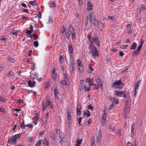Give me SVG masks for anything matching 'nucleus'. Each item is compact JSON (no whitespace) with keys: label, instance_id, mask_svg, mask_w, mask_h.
<instances>
[{"label":"nucleus","instance_id":"obj_1","mask_svg":"<svg viewBox=\"0 0 146 146\" xmlns=\"http://www.w3.org/2000/svg\"><path fill=\"white\" fill-rule=\"evenodd\" d=\"M88 20L90 21L92 23V22L93 24L95 25L97 22V20L96 19L95 16L92 14H90L86 18L85 25L87 26L88 23Z\"/></svg>","mask_w":146,"mask_h":146},{"label":"nucleus","instance_id":"obj_2","mask_svg":"<svg viewBox=\"0 0 146 146\" xmlns=\"http://www.w3.org/2000/svg\"><path fill=\"white\" fill-rule=\"evenodd\" d=\"M111 85L112 88L121 89L123 86V84L121 82V80H119L118 81H115L114 83H112Z\"/></svg>","mask_w":146,"mask_h":146},{"label":"nucleus","instance_id":"obj_3","mask_svg":"<svg viewBox=\"0 0 146 146\" xmlns=\"http://www.w3.org/2000/svg\"><path fill=\"white\" fill-rule=\"evenodd\" d=\"M87 37L90 42L89 44H94L95 38H94L90 35H88L87 36Z\"/></svg>","mask_w":146,"mask_h":146},{"label":"nucleus","instance_id":"obj_4","mask_svg":"<svg viewBox=\"0 0 146 146\" xmlns=\"http://www.w3.org/2000/svg\"><path fill=\"white\" fill-rule=\"evenodd\" d=\"M88 45V48L90 50V53L97 49L96 47L94 46V44H89Z\"/></svg>","mask_w":146,"mask_h":146},{"label":"nucleus","instance_id":"obj_5","mask_svg":"<svg viewBox=\"0 0 146 146\" xmlns=\"http://www.w3.org/2000/svg\"><path fill=\"white\" fill-rule=\"evenodd\" d=\"M92 54V57L94 58H96V56H99V53L98 49L96 50L92 51L90 53Z\"/></svg>","mask_w":146,"mask_h":146},{"label":"nucleus","instance_id":"obj_6","mask_svg":"<svg viewBox=\"0 0 146 146\" xmlns=\"http://www.w3.org/2000/svg\"><path fill=\"white\" fill-rule=\"evenodd\" d=\"M17 140L15 139L13 137L9 140V143L11 144H15L17 143Z\"/></svg>","mask_w":146,"mask_h":146},{"label":"nucleus","instance_id":"obj_7","mask_svg":"<svg viewBox=\"0 0 146 146\" xmlns=\"http://www.w3.org/2000/svg\"><path fill=\"white\" fill-rule=\"evenodd\" d=\"M83 115L88 117L90 116V113L89 111L87 110H86L84 111L83 112Z\"/></svg>","mask_w":146,"mask_h":146},{"label":"nucleus","instance_id":"obj_8","mask_svg":"<svg viewBox=\"0 0 146 146\" xmlns=\"http://www.w3.org/2000/svg\"><path fill=\"white\" fill-rule=\"evenodd\" d=\"M36 82L34 81H33L32 82L31 80H29L28 82V84L29 86L31 87H32L34 86V85H35L36 84Z\"/></svg>","mask_w":146,"mask_h":146},{"label":"nucleus","instance_id":"obj_9","mask_svg":"<svg viewBox=\"0 0 146 146\" xmlns=\"http://www.w3.org/2000/svg\"><path fill=\"white\" fill-rule=\"evenodd\" d=\"M67 117L68 120L71 119V113L69 109H67Z\"/></svg>","mask_w":146,"mask_h":146},{"label":"nucleus","instance_id":"obj_10","mask_svg":"<svg viewBox=\"0 0 146 146\" xmlns=\"http://www.w3.org/2000/svg\"><path fill=\"white\" fill-rule=\"evenodd\" d=\"M96 82L100 86H102V83L99 77H97V78H96Z\"/></svg>","mask_w":146,"mask_h":146},{"label":"nucleus","instance_id":"obj_11","mask_svg":"<svg viewBox=\"0 0 146 146\" xmlns=\"http://www.w3.org/2000/svg\"><path fill=\"white\" fill-rule=\"evenodd\" d=\"M124 113L125 115H127L129 113L130 109L129 107L125 108H124Z\"/></svg>","mask_w":146,"mask_h":146},{"label":"nucleus","instance_id":"obj_12","mask_svg":"<svg viewBox=\"0 0 146 146\" xmlns=\"http://www.w3.org/2000/svg\"><path fill=\"white\" fill-rule=\"evenodd\" d=\"M121 91H115L114 94L116 96L120 97H121Z\"/></svg>","mask_w":146,"mask_h":146},{"label":"nucleus","instance_id":"obj_13","mask_svg":"<svg viewBox=\"0 0 146 146\" xmlns=\"http://www.w3.org/2000/svg\"><path fill=\"white\" fill-rule=\"evenodd\" d=\"M68 48L69 51L71 53H72L73 52V48H72L71 44H70L68 46Z\"/></svg>","mask_w":146,"mask_h":146},{"label":"nucleus","instance_id":"obj_14","mask_svg":"<svg viewBox=\"0 0 146 146\" xmlns=\"http://www.w3.org/2000/svg\"><path fill=\"white\" fill-rule=\"evenodd\" d=\"M15 74L12 71H10L9 72L7 73L6 76L8 77H10L11 76H13Z\"/></svg>","mask_w":146,"mask_h":146},{"label":"nucleus","instance_id":"obj_15","mask_svg":"<svg viewBox=\"0 0 146 146\" xmlns=\"http://www.w3.org/2000/svg\"><path fill=\"white\" fill-rule=\"evenodd\" d=\"M137 46V44L135 42H134L133 43V44L131 45V47L130 49H135L136 47Z\"/></svg>","mask_w":146,"mask_h":146},{"label":"nucleus","instance_id":"obj_16","mask_svg":"<svg viewBox=\"0 0 146 146\" xmlns=\"http://www.w3.org/2000/svg\"><path fill=\"white\" fill-rule=\"evenodd\" d=\"M98 26L99 28H101L103 27V24L100 21H98Z\"/></svg>","mask_w":146,"mask_h":146},{"label":"nucleus","instance_id":"obj_17","mask_svg":"<svg viewBox=\"0 0 146 146\" xmlns=\"http://www.w3.org/2000/svg\"><path fill=\"white\" fill-rule=\"evenodd\" d=\"M87 5L88 7V9H89V10H92V5L90 2L88 1V3Z\"/></svg>","mask_w":146,"mask_h":146},{"label":"nucleus","instance_id":"obj_18","mask_svg":"<svg viewBox=\"0 0 146 146\" xmlns=\"http://www.w3.org/2000/svg\"><path fill=\"white\" fill-rule=\"evenodd\" d=\"M94 42H95L96 44H97L98 46H100V44L98 37H97L95 38Z\"/></svg>","mask_w":146,"mask_h":146},{"label":"nucleus","instance_id":"obj_19","mask_svg":"<svg viewBox=\"0 0 146 146\" xmlns=\"http://www.w3.org/2000/svg\"><path fill=\"white\" fill-rule=\"evenodd\" d=\"M139 52L137 51V50H136L133 51L132 53V56H134L135 55H138L139 54Z\"/></svg>","mask_w":146,"mask_h":146},{"label":"nucleus","instance_id":"obj_20","mask_svg":"<svg viewBox=\"0 0 146 146\" xmlns=\"http://www.w3.org/2000/svg\"><path fill=\"white\" fill-rule=\"evenodd\" d=\"M42 104L43 110L44 111L46 109L47 106L46 105L45 103L44 102L42 103Z\"/></svg>","mask_w":146,"mask_h":146},{"label":"nucleus","instance_id":"obj_21","mask_svg":"<svg viewBox=\"0 0 146 146\" xmlns=\"http://www.w3.org/2000/svg\"><path fill=\"white\" fill-rule=\"evenodd\" d=\"M21 133L18 134L17 135H15L14 136H13V137L15 139H17L20 137Z\"/></svg>","mask_w":146,"mask_h":146},{"label":"nucleus","instance_id":"obj_22","mask_svg":"<svg viewBox=\"0 0 146 146\" xmlns=\"http://www.w3.org/2000/svg\"><path fill=\"white\" fill-rule=\"evenodd\" d=\"M8 60L10 62L13 63H14V59L13 58H12L10 56H9L8 57Z\"/></svg>","mask_w":146,"mask_h":146},{"label":"nucleus","instance_id":"obj_23","mask_svg":"<svg viewBox=\"0 0 146 146\" xmlns=\"http://www.w3.org/2000/svg\"><path fill=\"white\" fill-rule=\"evenodd\" d=\"M66 142V139H61L59 141L61 145H63L64 143Z\"/></svg>","mask_w":146,"mask_h":146},{"label":"nucleus","instance_id":"obj_24","mask_svg":"<svg viewBox=\"0 0 146 146\" xmlns=\"http://www.w3.org/2000/svg\"><path fill=\"white\" fill-rule=\"evenodd\" d=\"M50 136L51 139L53 140L54 141L55 139V136L53 133L52 132L50 133Z\"/></svg>","mask_w":146,"mask_h":146},{"label":"nucleus","instance_id":"obj_25","mask_svg":"<svg viewBox=\"0 0 146 146\" xmlns=\"http://www.w3.org/2000/svg\"><path fill=\"white\" fill-rule=\"evenodd\" d=\"M77 67L80 72H82L83 71V68L82 65L80 66H77Z\"/></svg>","mask_w":146,"mask_h":146},{"label":"nucleus","instance_id":"obj_26","mask_svg":"<svg viewBox=\"0 0 146 146\" xmlns=\"http://www.w3.org/2000/svg\"><path fill=\"white\" fill-rule=\"evenodd\" d=\"M43 144L44 146H48V141L46 139H44L43 142Z\"/></svg>","mask_w":146,"mask_h":146},{"label":"nucleus","instance_id":"obj_27","mask_svg":"<svg viewBox=\"0 0 146 146\" xmlns=\"http://www.w3.org/2000/svg\"><path fill=\"white\" fill-rule=\"evenodd\" d=\"M141 80H140L137 83V84L136 85L135 88H136V89H138L139 88V85L141 83Z\"/></svg>","mask_w":146,"mask_h":146},{"label":"nucleus","instance_id":"obj_28","mask_svg":"<svg viewBox=\"0 0 146 146\" xmlns=\"http://www.w3.org/2000/svg\"><path fill=\"white\" fill-rule=\"evenodd\" d=\"M82 139H81L80 140H79V139H78V141L77 142L76 144V146H80L82 143Z\"/></svg>","mask_w":146,"mask_h":146},{"label":"nucleus","instance_id":"obj_29","mask_svg":"<svg viewBox=\"0 0 146 146\" xmlns=\"http://www.w3.org/2000/svg\"><path fill=\"white\" fill-rule=\"evenodd\" d=\"M52 90L54 92V94H58V92L56 88H52Z\"/></svg>","mask_w":146,"mask_h":146},{"label":"nucleus","instance_id":"obj_30","mask_svg":"<svg viewBox=\"0 0 146 146\" xmlns=\"http://www.w3.org/2000/svg\"><path fill=\"white\" fill-rule=\"evenodd\" d=\"M42 140V139L39 140L35 145V146H40Z\"/></svg>","mask_w":146,"mask_h":146},{"label":"nucleus","instance_id":"obj_31","mask_svg":"<svg viewBox=\"0 0 146 146\" xmlns=\"http://www.w3.org/2000/svg\"><path fill=\"white\" fill-rule=\"evenodd\" d=\"M107 117V115L106 112H104L102 115V119L104 120H106Z\"/></svg>","mask_w":146,"mask_h":146},{"label":"nucleus","instance_id":"obj_32","mask_svg":"<svg viewBox=\"0 0 146 146\" xmlns=\"http://www.w3.org/2000/svg\"><path fill=\"white\" fill-rule=\"evenodd\" d=\"M135 126V124L134 123H133L131 125V133L133 134V131L134 129V127Z\"/></svg>","mask_w":146,"mask_h":146},{"label":"nucleus","instance_id":"obj_33","mask_svg":"<svg viewBox=\"0 0 146 146\" xmlns=\"http://www.w3.org/2000/svg\"><path fill=\"white\" fill-rule=\"evenodd\" d=\"M55 2L54 1H51L50 2V4L51 5V7H55Z\"/></svg>","mask_w":146,"mask_h":146},{"label":"nucleus","instance_id":"obj_34","mask_svg":"<svg viewBox=\"0 0 146 146\" xmlns=\"http://www.w3.org/2000/svg\"><path fill=\"white\" fill-rule=\"evenodd\" d=\"M126 92L125 91H123L121 92V97H123L124 98L126 97H127V96L126 95Z\"/></svg>","mask_w":146,"mask_h":146},{"label":"nucleus","instance_id":"obj_35","mask_svg":"<svg viewBox=\"0 0 146 146\" xmlns=\"http://www.w3.org/2000/svg\"><path fill=\"white\" fill-rule=\"evenodd\" d=\"M65 137V135L64 133H61L60 135L59 136V137L61 139H64Z\"/></svg>","mask_w":146,"mask_h":146},{"label":"nucleus","instance_id":"obj_36","mask_svg":"<svg viewBox=\"0 0 146 146\" xmlns=\"http://www.w3.org/2000/svg\"><path fill=\"white\" fill-rule=\"evenodd\" d=\"M82 119V117H80L78 119V123L80 125V126L81 125L80 124L81 123V120Z\"/></svg>","mask_w":146,"mask_h":146},{"label":"nucleus","instance_id":"obj_37","mask_svg":"<svg viewBox=\"0 0 146 146\" xmlns=\"http://www.w3.org/2000/svg\"><path fill=\"white\" fill-rule=\"evenodd\" d=\"M35 117H34V119H36V120H38L39 118V117H38V113H36L35 114Z\"/></svg>","mask_w":146,"mask_h":146},{"label":"nucleus","instance_id":"obj_38","mask_svg":"<svg viewBox=\"0 0 146 146\" xmlns=\"http://www.w3.org/2000/svg\"><path fill=\"white\" fill-rule=\"evenodd\" d=\"M101 137L99 136L97 137L96 138V142H98V143H99L100 141H101Z\"/></svg>","mask_w":146,"mask_h":146},{"label":"nucleus","instance_id":"obj_39","mask_svg":"<svg viewBox=\"0 0 146 146\" xmlns=\"http://www.w3.org/2000/svg\"><path fill=\"white\" fill-rule=\"evenodd\" d=\"M87 107L89 109L91 110L92 111L94 108L90 104L88 105Z\"/></svg>","mask_w":146,"mask_h":146},{"label":"nucleus","instance_id":"obj_40","mask_svg":"<svg viewBox=\"0 0 146 146\" xmlns=\"http://www.w3.org/2000/svg\"><path fill=\"white\" fill-rule=\"evenodd\" d=\"M142 46L139 45L137 47V50L139 52H140L142 47Z\"/></svg>","mask_w":146,"mask_h":146},{"label":"nucleus","instance_id":"obj_41","mask_svg":"<svg viewBox=\"0 0 146 146\" xmlns=\"http://www.w3.org/2000/svg\"><path fill=\"white\" fill-rule=\"evenodd\" d=\"M64 58L62 55H60V63H62L63 62Z\"/></svg>","mask_w":146,"mask_h":146},{"label":"nucleus","instance_id":"obj_42","mask_svg":"<svg viewBox=\"0 0 146 146\" xmlns=\"http://www.w3.org/2000/svg\"><path fill=\"white\" fill-rule=\"evenodd\" d=\"M33 44L34 46L36 47H37L38 45V42L37 41H36L34 42Z\"/></svg>","mask_w":146,"mask_h":146},{"label":"nucleus","instance_id":"obj_43","mask_svg":"<svg viewBox=\"0 0 146 146\" xmlns=\"http://www.w3.org/2000/svg\"><path fill=\"white\" fill-rule=\"evenodd\" d=\"M84 90L85 92H87L90 90V89L89 88H87V86H85L84 87Z\"/></svg>","mask_w":146,"mask_h":146},{"label":"nucleus","instance_id":"obj_44","mask_svg":"<svg viewBox=\"0 0 146 146\" xmlns=\"http://www.w3.org/2000/svg\"><path fill=\"white\" fill-rule=\"evenodd\" d=\"M60 84L63 85H65L66 84L67 81L64 80H62L60 82Z\"/></svg>","mask_w":146,"mask_h":146},{"label":"nucleus","instance_id":"obj_45","mask_svg":"<svg viewBox=\"0 0 146 146\" xmlns=\"http://www.w3.org/2000/svg\"><path fill=\"white\" fill-rule=\"evenodd\" d=\"M53 22V20L52 18L50 17H49L48 18V23H51Z\"/></svg>","mask_w":146,"mask_h":146},{"label":"nucleus","instance_id":"obj_46","mask_svg":"<svg viewBox=\"0 0 146 146\" xmlns=\"http://www.w3.org/2000/svg\"><path fill=\"white\" fill-rule=\"evenodd\" d=\"M66 38L68 39H69L70 38V33L68 31L67 32H66Z\"/></svg>","mask_w":146,"mask_h":146},{"label":"nucleus","instance_id":"obj_47","mask_svg":"<svg viewBox=\"0 0 146 146\" xmlns=\"http://www.w3.org/2000/svg\"><path fill=\"white\" fill-rule=\"evenodd\" d=\"M46 104L47 105H50L52 103L48 99L46 100Z\"/></svg>","mask_w":146,"mask_h":146},{"label":"nucleus","instance_id":"obj_48","mask_svg":"<svg viewBox=\"0 0 146 146\" xmlns=\"http://www.w3.org/2000/svg\"><path fill=\"white\" fill-rule=\"evenodd\" d=\"M74 30L73 28L72 27L71 25H70L69 26V31L70 32L71 31H73Z\"/></svg>","mask_w":146,"mask_h":146},{"label":"nucleus","instance_id":"obj_49","mask_svg":"<svg viewBox=\"0 0 146 146\" xmlns=\"http://www.w3.org/2000/svg\"><path fill=\"white\" fill-rule=\"evenodd\" d=\"M77 63L78 64V66H80L81 65V61L80 60H77Z\"/></svg>","mask_w":146,"mask_h":146},{"label":"nucleus","instance_id":"obj_50","mask_svg":"<svg viewBox=\"0 0 146 146\" xmlns=\"http://www.w3.org/2000/svg\"><path fill=\"white\" fill-rule=\"evenodd\" d=\"M64 80L67 81L68 80V79L67 78L68 76L66 74H64Z\"/></svg>","mask_w":146,"mask_h":146},{"label":"nucleus","instance_id":"obj_51","mask_svg":"<svg viewBox=\"0 0 146 146\" xmlns=\"http://www.w3.org/2000/svg\"><path fill=\"white\" fill-rule=\"evenodd\" d=\"M32 36L34 37V38H35V40H36L37 39L38 37V35H37L35 34H33Z\"/></svg>","mask_w":146,"mask_h":146},{"label":"nucleus","instance_id":"obj_52","mask_svg":"<svg viewBox=\"0 0 146 146\" xmlns=\"http://www.w3.org/2000/svg\"><path fill=\"white\" fill-rule=\"evenodd\" d=\"M77 114L79 115H81V112L80 111V110H77Z\"/></svg>","mask_w":146,"mask_h":146},{"label":"nucleus","instance_id":"obj_53","mask_svg":"<svg viewBox=\"0 0 146 146\" xmlns=\"http://www.w3.org/2000/svg\"><path fill=\"white\" fill-rule=\"evenodd\" d=\"M74 62L73 60H71L70 64L72 67L73 66H74Z\"/></svg>","mask_w":146,"mask_h":146},{"label":"nucleus","instance_id":"obj_54","mask_svg":"<svg viewBox=\"0 0 146 146\" xmlns=\"http://www.w3.org/2000/svg\"><path fill=\"white\" fill-rule=\"evenodd\" d=\"M141 9H142L143 10H146V7L144 5H141Z\"/></svg>","mask_w":146,"mask_h":146},{"label":"nucleus","instance_id":"obj_55","mask_svg":"<svg viewBox=\"0 0 146 146\" xmlns=\"http://www.w3.org/2000/svg\"><path fill=\"white\" fill-rule=\"evenodd\" d=\"M109 128H110V129L112 130H115V128L114 126H110V127H109Z\"/></svg>","mask_w":146,"mask_h":146},{"label":"nucleus","instance_id":"obj_56","mask_svg":"<svg viewBox=\"0 0 146 146\" xmlns=\"http://www.w3.org/2000/svg\"><path fill=\"white\" fill-rule=\"evenodd\" d=\"M32 32H33V31L32 30L31 31V30H28L26 31V33L27 34H31Z\"/></svg>","mask_w":146,"mask_h":146},{"label":"nucleus","instance_id":"obj_57","mask_svg":"<svg viewBox=\"0 0 146 146\" xmlns=\"http://www.w3.org/2000/svg\"><path fill=\"white\" fill-rule=\"evenodd\" d=\"M48 115L49 114L48 112L45 115V117L46 119V121H47V120L48 118Z\"/></svg>","mask_w":146,"mask_h":146},{"label":"nucleus","instance_id":"obj_58","mask_svg":"<svg viewBox=\"0 0 146 146\" xmlns=\"http://www.w3.org/2000/svg\"><path fill=\"white\" fill-rule=\"evenodd\" d=\"M11 33L13 34V35H15V36H17V32H14L13 31H12L11 32Z\"/></svg>","mask_w":146,"mask_h":146},{"label":"nucleus","instance_id":"obj_59","mask_svg":"<svg viewBox=\"0 0 146 146\" xmlns=\"http://www.w3.org/2000/svg\"><path fill=\"white\" fill-rule=\"evenodd\" d=\"M81 106L79 104H78L77 106V110H81Z\"/></svg>","mask_w":146,"mask_h":146},{"label":"nucleus","instance_id":"obj_60","mask_svg":"<svg viewBox=\"0 0 146 146\" xmlns=\"http://www.w3.org/2000/svg\"><path fill=\"white\" fill-rule=\"evenodd\" d=\"M81 106L79 104H78L77 106V110H81Z\"/></svg>","mask_w":146,"mask_h":146},{"label":"nucleus","instance_id":"obj_61","mask_svg":"<svg viewBox=\"0 0 146 146\" xmlns=\"http://www.w3.org/2000/svg\"><path fill=\"white\" fill-rule=\"evenodd\" d=\"M1 39L2 40H4V41H7V39L4 37L3 36H2L1 38Z\"/></svg>","mask_w":146,"mask_h":146},{"label":"nucleus","instance_id":"obj_62","mask_svg":"<svg viewBox=\"0 0 146 146\" xmlns=\"http://www.w3.org/2000/svg\"><path fill=\"white\" fill-rule=\"evenodd\" d=\"M20 127H21L22 128L24 129H25V125L24 124H22V123H21V125H20Z\"/></svg>","mask_w":146,"mask_h":146},{"label":"nucleus","instance_id":"obj_63","mask_svg":"<svg viewBox=\"0 0 146 146\" xmlns=\"http://www.w3.org/2000/svg\"><path fill=\"white\" fill-rule=\"evenodd\" d=\"M124 54L123 52H120L119 55L121 56H122L124 55Z\"/></svg>","mask_w":146,"mask_h":146},{"label":"nucleus","instance_id":"obj_64","mask_svg":"<svg viewBox=\"0 0 146 146\" xmlns=\"http://www.w3.org/2000/svg\"><path fill=\"white\" fill-rule=\"evenodd\" d=\"M132 144L130 142H128L127 145L126 146H132Z\"/></svg>","mask_w":146,"mask_h":146}]
</instances>
